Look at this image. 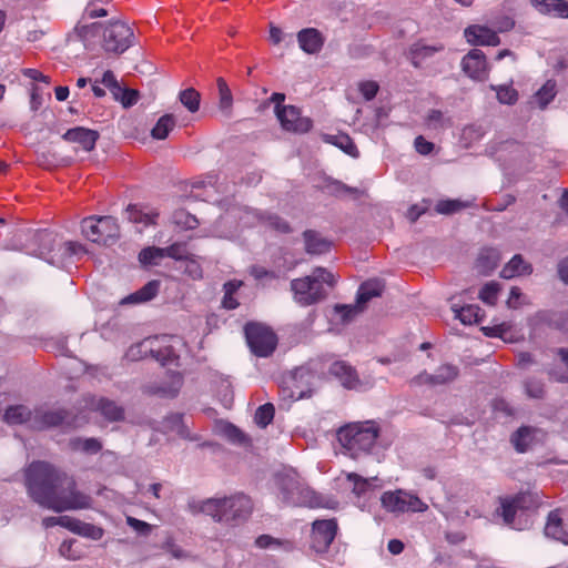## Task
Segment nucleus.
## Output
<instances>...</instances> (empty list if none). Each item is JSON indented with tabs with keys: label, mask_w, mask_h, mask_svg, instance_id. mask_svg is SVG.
<instances>
[{
	"label": "nucleus",
	"mask_w": 568,
	"mask_h": 568,
	"mask_svg": "<svg viewBox=\"0 0 568 568\" xmlns=\"http://www.w3.org/2000/svg\"><path fill=\"white\" fill-rule=\"evenodd\" d=\"M305 252L311 255H322L332 247V242L314 230L303 232Z\"/></svg>",
	"instance_id": "nucleus-18"
},
{
	"label": "nucleus",
	"mask_w": 568,
	"mask_h": 568,
	"mask_svg": "<svg viewBox=\"0 0 568 568\" xmlns=\"http://www.w3.org/2000/svg\"><path fill=\"white\" fill-rule=\"evenodd\" d=\"M33 415L34 412H31L27 406L13 405L6 409L3 419L11 425L29 423L32 428Z\"/></svg>",
	"instance_id": "nucleus-25"
},
{
	"label": "nucleus",
	"mask_w": 568,
	"mask_h": 568,
	"mask_svg": "<svg viewBox=\"0 0 568 568\" xmlns=\"http://www.w3.org/2000/svg\"><path fill=\"white\" fill-rule=\"evenodd\" d=\"M159 290H160V281L152 280V281L148 282L144 286H142L140 290H138L136 292L125 296L121 301V304L125 305V304H138V303L149 302L158 295Z\"/></svg>",
	"instance_id": "nucleus-22"
},
{
	"label": "nucleus",
	"mask_w": 568,
	"mask_h": 568,
	"mask_svg": "<svg viewBox=\"0 0 568 568\" xmlns=\"http://www.w3.org/2000/svg\"><path fill=\"white\" fill-rule=\"evenodd\" d=\"M255 546L265 549L272 546L284 547L285 549H291L292 545L287 540H281L272 537L271 535H261L255 539Z\"/></svg>",
	"instance_id": "nucleus-52"
},
{
	"label": "nucleus",
	"mask_w": 568,
	"mask_h": 568,
	"mask_svg": "<svg viewBox=\"0 0 568 568\" xmlns=\"http://www.w3.org/2000/svg\"><path fill=\"white\" fill-rule=\"evenodd\" d=\"M26 487L34 503L57 513L91 507V497L77 489L74 478L45 462L29 465Z\"/></svg>",
	"instance_id": "nucleus-1"
},
{
	"label": "nucleus",
	"mask_w": 568,
	"mask_h": 568,
	"mask_svg": "<svg viewBox=\"0 0 568 568\" xmlns=\"http://www.w3.org/2000/svg\"><path fill=\"white\" fill-rule=\"evenodd\" d=\"M333 310L339 315L342 324H348L364 311L357 302L355 304H335Z\"/></svg>",
	"instance_id": "nucleus-36"
},
{
	"label": "nucleus",
	"mask_w": 568,
	"mask_h": 568,
	"mask_svg": "<svg viewBox=\"0 0 568 568\" xmlns=\"http://www.w3.org/2000/svg\"><path fill=\"white\" fill-rule=\"evenodd\" d=\"M545 535L565 545H568V531L564 527L559 509L551 510L548 514L545 526Z\"/></svg>",
	"instance_id": "nucleus-20"
},
{
	"label": "nucleus",
	"mask_w": 568,
	"mask_h": 568,
	"mask_svg": "<svg viewBox=\"0 0 568 568\" xmlns=\"http://www.w3.org/2000/svg\"><path fill=\"white\" fill-rule=\"evenodd\" d=\"M274 414H275L274 405L272 403H266V404L261 405L256 409L255 415H254V420L257 426H260L261 428H265L273 422Z\"/></svg>",
	"instance_id": "nucleus-43"
},
{
	"label": "nucleus",
	"mask_w": 568,
	"mask_h": 568,
	"mask_svg": "<svg viewBox=\"0 0 568 568\" xmlns=\"http://www.w3.org/2000/svg\"><path fill=\"white\" fill-rule=\"evenodd\" d=\"M409 384L417 385V386L424 385V384L435 385V377H434V374H428L427 372H422L420 374L414 376L409 381Z\"/></svg>",
	"instance_id": "nucleus-63"
},
{
	"label": "nucleus",
	"mask_w": 568,
	"mask_h": 568,
	"mask_svg": "<svg viewBox=\"0 0 568 568\" xmlns=\"http://www.w3.org/2000/svg\"><path fill=\"white\" fill-rule=\"evenodd\" d=\"M69 446L74 452H83L85 454L94 455L102 449V443L94 437L81 438L75 437L70 439Z\"/></svg>",
	"instance_id": "nucleus-33"
},
{
	"label": "nucleus",
	"mask_w": 568,
	"mask_h": 568,
	"mask_svg": "<svg viewBox=\"0 0 568 568\" xmlns=\"http://www.w3.org/2000/svg\"><path fill=\"white\" fill-rule=\"evenodd\" d=\"M539 429L532 426H520L510 436V443L519 454L528 452L536 443Z\"/></svg>",
	"instance_id": "nucleus-15"
},
{
	"label": "nucleus",
	"mask_w": 568,
	"mask_h": 568,
	"mask_svg": "<svg viewBox=\"0 0 568 568\" xmlns=\"http://www.w3.org/2000/svg\"><path fill=\"white\" fill-rule=\"evenodd\" d=\"M329 374L338 378L344 387L355 388L359 384L357 373L354 367L344 361H336L329 366Z\"/></svg>",
	"instance_id": "nucleus-19"
},
{
	"label": "nucleus",
	"mask_w": 568,
	"mask_h": 568,
	"mask_svg": "<svg viewBox=\"0 0 568 568\" xmlns=\"http://www.w3.org/2000/svg\"><path fill=\"white\" fill-rule=\"evenodd\" d=\"M34 237L36 241L39 243V255L42 258L47 260L49 263L53 264V258L48 256L52 253L54 248V244L57 241L55 235L52 232L43 230L37 232Z\"/></svg>",
	"instance_id": "nucleus-31"
},
{
	"label": "nucleus",
	"mask_w": 568,
	"mask_h": 568,
	"mask_svg": "<svg viewBox=\"0 0 568 568\" xmlns=\"http://www.w3.org/2000/svg\"><path fill=\"white\" fill-rule=\"evenodd\" d=\"M538 4L541 6L540 12L544 14L555 12L559 18H568V1L566 0H540Z\"/></svg>",
	"instance_id": "nucleus-37"
},
{
	"label": "nucleus",
	"mask_w": 568,
	"mask_h": 568,
	"mask_svg": "<svg viewBox=\"0 0 568 568\" xmlns=\"http://www.w3.org/2000/svg\"><path fill=\"white\" fill-rule=\"evenodd\" d=\"M185 270L184 272L192 278V280H201L203 277V270L199 262H196L191 256L185 260Z\"/></svg>",
	"instance_id": "nucleus-55"
},
{
	"label": "nucleus",
	"mask_w": 568,
	"mask_h": 568,
	"mask_svg": "<svg viewBox=\"0 0 568 568\" xmlns=\"http://www.w3.org/2000/svg\"><path fill=\"white\" fill-rule=\"evenodd\" d=\"M172 221L175 225L185 230H194L200 224L195 215H192L183 209L174 211Z\"/></svg>",
	"instance_id": "nucleus-40"
},
{
	"label": "nucleus",
	"mask_w": 568,
	"mask_h": 568,
	"mask_svg": "<svg viewBox=\"0 0 568 568\" xmlns=\"http://www.w3.org/2000/svg\"><path fill=\"white\" fill-rule=\"evenodd\" d=\"M452 310L458 318L465 325H471L479 323L484 317V312L478 305L468 304L465 306L457 307L453 305Z\"/></svg>",
	"instance_id": "nucleus-26"
},
{
	"label": "nucleus",
	"mask_w": 568,
	"mask_h": 568,
	"mask_svg": "<svg viewBox=\"0 0 568 568\" xmlns=\"http://www.w3.org/2000/svg\"><path fill=\"white\" fill-rule=\"evenodd\" d=\"M126 524L140 535L146 536L151 531L150 524L131 516L126 517Z\"/></svg>",
	"instance_id": "nucleus-57"
},
{
	"label": "nucleus",
	"mask_w": 568,
	"mask_h": 568,
	"mask_svg": "<svg viewBox=\"0 0 568 568\" xmlns=\"http://www.w3.org/2000/svg\"><path fill=\"white\" fill-rule=\"evenodd\" d=\"M261 220L263 221V223H265L266 226L278 233L287 234L291 232V226L288 222H286L284 219L276 214L263 215L261 216Z\"/></svg>",
	"instance_id": "nucleus-46"
},
{
	"label": "nucleus",
	"mask_w": 568,
	"mask_h": 568,
	"mask_svg": "<svg viewBox=\"0 0 568 568\" xmlns=\"http://www.w3.org/2000/svg\"><path fill=\"white\" fill-rule=\"evenodd\" d=\"M463 71L473 80L486 81L488 79V63L485 53L479 49L470 50L462 61Z\"/></svg>",
	"instance_id": "nucleus-13"
},
{
	"label": "nucleus",
	"mask_w": 568,
	"mask_h": 568,
	"mask_svg": "<svg viewBox=\"0 0 568 568\" xmlns=\"http://www.w3.org/2000/svg\"><path fill=\"white\" fill-rule=\"evenodd\" d=\"M133 30L122 21L110 22L103 32L102 47L105 52L122 54L132 45Z\"/></svg>",
	"instance_id": "nucleus-10"
},
{
	"label": "nucleus",
	"mask_w": 568,
	"mask_h": 568,
	"mask_svg": "<svg viewBox=\"0 0 568 568\" xmlns=\"http://www.w3.org/2000/svg\"><path fill=\"white\" fill-rule=\"evenodd\" d=\"M532 267L526 263L521 255L517 254L503 267L500 276L504 278H513L520 275L530 274Z\"/></svg>",
	"instance_id": "nucleus-27"
},
{
	"label": "nucleus",
	"mask_w": 568,
	"mask_h": 568,
	"mask_svg": "<svg viewBox=\"0 0 568 568\" xmlns=\"http://www.w3.org/2000/svg\"><path fill=\"white\" fill-rule=\"evenodd\" d=\"M97 410L109 422H119L124 418V409L115 402L108 398H100Z\"/></svg>",
	"instance_id": "nucleus-30"
},
{
	"label": "nucleus",
	"mask_w": 568,
	"mask_h": 568,
	"mask_svg": "<svg viewBox=\"0 0 568 568\" xmlns=\"http://www.w3.org/2000/svg\"><path fill=\"white\" fill-rule=\"evenodd\" d=\"M65 521L67 529L72 531L73 534L90 538L92 540H99L103 537L104 531L101 527L81 521L80 519L73 517H71L70 520Z\"/></svg>",
	"instance_id": "nucleus-23"
},
{
	"label": "nucleus",
	"mask_w": 568,
	"mask_h": 568,
	"mask_svg": "<svg viewBox=\"0 0 568 568\" xmlns=\"http://www.w3.org/2000/svg\"><path fill=\"white\" fill-rule=\"evenodd\" d=\"M59 250H62L63 255L65 256H72L84 252L83 245L73 241L64 242L60 245Z\"/></svg>",
	"instance_id": "nucleus-59"
},
{
	"label": "nucleus",
	"mask_w": 568,
	"mask_h": 568,
	"mask_svg": "<svg viewBox=\"0 0 568 568\" xmlns=\"http://www.w3.org/2000/svg\"><path fill=\"white\" fill-rule=\"evenodd\" d=\"M140 99V92L135 89L125 88L119 99L124 109L133 106Z\"/></svg>",
	"instance_id": "nucleus-54"
},
{
	"label": "nucleus",
	"mask_w": 568,
	"mask_h": 568,
	"mask_svg": "<svg viewBox=\"0 0 568 568\" xmlns=\"http://www.w3.org/2000/svg\"><path fill=\"white\" fill-rule=\"evenodd\" d=\"M556 82L548 80L535 94L538 104L541 109H545L549 102L555 98Z\"/></svg>",
	"instance_id": "nucleus-45"
},
{
	"label": "nucleus",
	"mask_w": 568,
	"mask_h": 568,
	"mask_svg": "<svg viewBox=\"0 0 568 568\" xmlns=\"http://www.w3.org/2000/svg\"><path fill=\"white\" fill-rule=\"evenodd\" d=\"M459 374L458 367L452 364L439 366L434 374L435 385H443L453 382Z\"/></svg>",
	"instance_id": "nucleus-41"
},
{
	"label": "nucleus",
	"mask_w": 568,
	"mask_h": 568,
	"mask_svg": "<svg viewBox=\"0 0 568 568\" xmlns=\"http://www.w3.org/2000/svg\"><path fill=\"white\" fill-rule=\"evenodd\" d=\"M499 284L496 282L486 283L479 292V298L488 304L495 305L499 293Z\"/></svg>",
	"instance_id": "nucleus-50"
},
{
	"label": "nucleus",
	"mask_w": 568,
	"mask_h": 568,
	"mask_svg": "<svg viewBox=\"0 0 568 568\" xmlns=\"http://www.w3.org/2000/svg\"><path fill=\"white\" fill-rule=\"evenodd\" d=\"M297 41L301 49L308 54L318 53L324 45V37L315 28H306L298 31Z\"/></svg>",
	"instance_id": "nucleus-17"
},
{
	"label": "nucleus",
	"mask_w": 568,
	"mask_h": 568,
	"mask_svg": "<svg viewBox=\"0 0 568 568\" xmlns=\"http://www.w3.org/2000/svg\"><path fill=\"white\" fill-rule=\"evenodd\" d=\"M244 334L251 352L258 357H268L277 346L276 334L260 323H247Z\"/></svg>",
	"instance_id": "nucleus-8"
},
{
	"label": "nucleus",
	"mask_w": 568,
	"mask_h": 568,
	"mask_svg": "<svg viewBox=\"0 0 568 568\" xmlns=\"http://www.w3.org/2000/svg\"><path fill=\"white\" fill-rule=\"evenodd\" d=\"M481 331L487 337H498L507 343L517 342V333L514 331L513 325L507 322L496 324L493 326H484Z\"/></svg>",
	"instance_id": "nucleus-28"
},
{
	"label": "nucleus",
	"mask_w": 568,
	"mask_h": 568,
	"mask_svg": "<svg viewBox=\"0 0 568 568\" xmlns=\"http://www.w3.org/2000/svg\"><path fill=\"white\" fill-rule=\"evenodd\" d=\"M436 51H437V48L429 47V45L414 44L410 48V54L414 55V59H419V58L430 55Z\"/></svg>",
	"instance_id": "nucleus-61"
},
{
	"label": "nucleus",
	"mask_w": 568,
	"mask_h": 568,
	"mask_svg": "<svg viewBox=\"0 0 568 568\" xmlns=\"http://www.w3.org/2000/svg\"><path fill=\"white\" fill-rule=\"evenodd\" d=\"M285 98H286V95L284 93L274 92L271 95V98H268L265 101V104L274 103V114H275V116H277L280 114L278 110L284 112L285 110L288 109V105L283 104V102L285 101Z\"/></svg>",
	"instance_id": "nucleus-56"
},
{
	"label": "nucleus",
	"mask_w": 568,
	"mask_h": 568,
	"mask_svg": "<svg viewBox=\"0 0 568 568\" xmlns=\"http://www.w3.org/2000/svg\"><path fill=\"white\" fill-rule=\"evenodd\" d=\"M59 552L69 560H79L83 557L81 544L75 539L64 540L59 547Z\"/></svg>",
	"instance_id": "nucleus-39"
},
{
	"label": "nucleus",
	"mask_w": 568,
	"mask_h": 568,
	"mask_svg": "<svg viewBox=\"0 0 568 568\" xmlns=\"http://www.w3.org/2000/svg\"><path fill=\"white\" fill-rule=\"evenodd\" d=\"M379 85L375 81H365L359 84V91L366 100H372L376 97Z\"/></svg>",
	"instance_id": "nucleus-58"
},
{
	"label": "nucleus",
	"mask_w": 568,
	"mask_h": 568,
	"mask_svg": "<svg viewBox=\"0 0 568 568\" xmlns=\"http://www.w3.org/2000/svg\"><path fill=\"white\" fill-rule=\"evenodd\" d=\"M176 116L172 113L163 114L151 130L154 140H165L176 125Z\"/></svg>",
	"instance_id": "nucleus-29"
},
{
	"label": "nucleus",
	"mask_w": 568,
	"mask_h": 568,
	"mask_svg": "<svg viewBox=\"0 0 568 568\" xmlns=\"http://www.w3.org/2000/svg\"><path fill=\"white\" fill-rule=\"evenodd\" d=\"M379 435V427L373 420L349 423L337 430V440L352 456L368 453Z\"/></svg>",
	"instance_id": "nucleus-4"
},
{
	"label": "nucleus",
	"mask_w": 568,
	"mask_h": 568,
	"mask_svg": "<svg viewBox=\"0 0 568 568\" xmlns=\"http://www.w3.org/2000/svg\"><path fill=\"white\" fill-rule=\"evenodd\" d=\"M337 283V277L327 268L317 266L311 275L294 278L291 281V291L294 301L301 306H312L324 301L328 288H333Z\"/></svg>",
	"instance_id": "nucleus-3"
},
{
	"label": "nucleus",
	"mask_w": 568,
	"mask_h": 568,
	"mask_svg": "<svg viewBox=\"0 0 568 568\" xmlns=\"http://www.w3.org/2000/svg\"><path fill=\"white\" fill-rule=\"evenodd\" d=\"M62 138L68 142H97L100 133L97 130L77 126L69 129Z\"/></svg>",
	"instance_id": "nucleus-32"
},
{
	"label": "nucleus",
	"mask_w": 568,
	"mask_h": 568,
	"mask_svg": "<svg viewBox=\"0 0 568 568\" xmlns=\"http://www.w3.org/2000/svg\"><path fill=\"white\" fill-rule=\"evenodd\" d=\"M521 500L520 496L503 498L500 500V515L507 525L514 523L517 510L521 507Z\"/></svg>",
	"instance_id": "nucleus-34"
},
{
	"label": "nucleus",
	"mask_w": 568,
	"mask_h": 568,
	"mask_svg": "<svg viewBox=\"0 0 568 568\" xmlns=\"http://www.w3.org/2000/svg\"><path fill=\"white\" fill-rule=\"evenodd\" d=\"M224 434L233 443H243L245 440V435L232 424L224 428Z\"/></svg>",
	"instance_id": "nucleus-60"
},
{
	"label": "nucleus",
	"mask_w": 568,
	"mask_h": 568,
	"mask_svg": "<svg viewBox=\"0 0 568 568\" xmlns=\"http://www.w3.org/2000/svg\"><path fill=\"white\" fill-rule=\"evenodd\" d=\"M493 91H496L497 99L504 104H514L518 100V92L509 85H490Z\"/></svg>",
	"instance_id": "nucleus-47"
},
{
	"label": "nucleus",
	"mask_w": 568,
	"mask_h": 568,
	"mask_svg": "<svg viewBox=\"0 0 568 568\" xmlns=\"http://www.w3.org/2000/svg\"><path fill=\"white\" fill-rule=\"evenodd\" d=\"M525 390L527 396L531 398H542L545 394L544 384L534 378L525 383Z\"/></svg>",
	"instance_id": "nucleus-53"
},
{
	"label": "nucleus",
	"mask_w": 568,
	"mask_h": 568,
	"mask_svg": "<svg viewBox=\"0 0 568 568\" xmlns=\"http://www.w3.org/2000/svg\"><path fill=\"white\" fill-rule=\"evenodd\" d=\"M276 120L283 131L294 134H304L313 129V120L303 115L302 110L295 105H288L284 112L278 110Z\"/></svg>",
	"instance_id": "nucleus-12"
},
{
	"label": "nucleus",
	"mask_w": 568,
	"mask_h": 568,
	"mask_svg": "<svg viewBox=\"0 0 568 568\" xmlns=\"http://www.w3.org/2000/svg\"><path fill=\"white\" fill-rule=\"evenodd\" d=\"M277 486L281 491L282 504L285 506L310 508L320 506L321 500L315 491L301 485L293 476H278Z\"/></svg>",
	"instance_id": "nucleus-6"
},
{
	"label": "nucleus",
	"mask_w": 568,
	"mask_h": 568,
	"mask_svg": "<svg viewBox=\"0 0 568 568\" xmlns=\"http://www.w3.org/2000/svg\"><path fill=\"white\" fill-rule=\"evenodd\" d=\"M41 149L36 150L37 162L39 165L43 168H51L60 164L69 163L70 161L77 159L81 161L91 160V161H104L106 150L102 148V155L97 152V144H68L72 148V154L70 152H64L63 155L55 151H51L47 144H40Z\"/></svg>",
	"instance_id": "nucleus-5"
},
{
	"label": "nucleus",
	"mask_w": 568,
	"mask_h": 568,
	"mask_svg": "<svg viewBox=\"0 0 568 568\" xmlns=\"http://www.w3.org/2000/svg\"><path fill=\"white\" fill-rule=\"evenodd\" d=\"M81 232L85 239L93 243L108 244L119 237L120 227L113 216L91 215L81 221Z\"/></svg>",
	"instance_id": "nucleus-7"
},
{
	"label": "nucleus",
	"mask_w": 568,
	"mask_h": 568,
	"mask_svg": "<svg viewBox=\"0 0 568 568\" xmlns=\"http://www.w3.org/2000/svg\"><path fill=\"white\" fill-rule=\"evenodd\" d=\"M385 285L379 280H368L358 287L356 302L365 310L366 304L374 297L382 296Z\"/></svg>",
	"instance_id": "nucleus-21"
},
{
	"label": "nucleus",
	"mask_w": 568,
	"mask_h": 568,
	"mask_svg": "<svg viewBox=\"0 0 568 568\" xmlns=\"http://www.w3.org/2000/svg\"><path fill=\"white\" fill-rule=\"evenodd\" d=\"M130 220L133 223H142L144 225H154L156 223V219L159 217L158 212H148L144 213L136 207V205H129L128 207Z\"/></svg>",
	"instance_id": "nucleus-42"
},
{
	"label": "nucleus",
	"mask_w": 568,
	"mask_h": 568,
	"mask_svg": "<svg viewBox=\"0 0 568 568\" xmlns=\"http://www.w3.org/2000/svg\"><path fill=\"white\" fill-rule=\"evenodd\" d=\"M164 257L163 247L149 246L139 253V261L144 265L156 264V261Z\"/></svg>",
	"instance_id": "nucleus-49"
},
{
	"label": "nucleus",
	"mask_w": 568,
	"mask_h": 568,
	"mask_svg": "<svg viewBox=\"0 0 568 568\" xmlns=\"http://www.w3.org/2000/svg\"><path fill=\"white\" fill-rule=\"evenodd\" d=\"M280 398L285 402H294L302 397V394H296L288 385H283L278 392Z\"/></svg>",
	"instance_id": "nucleus-64"
},
{
	"label": "nucleus",
	"mask_w": 568,
	"mask_h": 568,
	"mask_svg": "<svg viewBox=\"0 0 568 568\" xmlns=\"http://www.w3.org/2000/svg\"><path fill=\"white\" fill-rule=\"evenodd\" d=\"M322 189L333 196H352L357 199L363 195V191L357 187H352L338 180L326 178Z\"/></svg>",
	"instance_id": "nucleus-24"
},
{
	"label": "nucleus",
	"mask_w": 568,
	"mask_h": 568,
	"mask_svg": "<svg viewBox=\"0 0 568 568\" xmlns=\"http://www.w3.org/2000/svg\"><path fill=\"white\" fill-rule=\"evenodd\" d=\"M164 257H170L176 261H185L190 256L186 243L175 242L170 246L163 247Z\"/></svg>",
	"instance_id": "nucleus-48"
},
{
	"label": "nucleus",
	"mask_w": 568,
	"mask_h": 568,
	"mask_svg": "<svg viewBox=\"0 0 568 568\" xmlns=\"http://www.w3.org/2000/svg\"><path fill=\"white\" fill-rule=\"evenodd\" d=\"M465 37L473 45H498L500 43L497 33L485 26H469L465 30Z\"/></svg>",
	"instance_id": "nucleus-14"
},
{
	"label": "nucleus",
	"mask_w": 568,
	"mask_h": 568,
	"mask_svg": "<svg viewBox=\"0 0 568 568\" xmlns=\"http://www.w3.org/2000/svg\"><path fill=\"white\" fill-rule=\"evenodd\" d=\"M383 508L389 513H424L428 509L418 496L403 489L388 490L381 497Z\"/></svg>",
	"instance_id": "nucleus-9"
},
{
	"label": "nucleus",
	"mask_w": 568,
	"mask_h": 568,
	"mask_svg": "<svg viewBox=\"0 0 568 568\" xmlns=\"http://www.w3.org/2000/svg\"><path fill=\"white\" fill-rule=\"evenodd\" d=\"M70 516H60V517H45L42 519V525L45 528L54 527V526H61L63 528H67V521L70 520Z\"/></svg>",
	"instance_id": "nucleus-62"
},
{
	"label": "nucleus",
	"mask_w": 568,
	"mask_h": 568,
	"mask_svg": "<svg viewBox=\"0 0 568 568\" xmlns=\"http://www.w3.org/2000/svg\"><path fill=\"white\" fill-rule=\"evenodd\" d=\"M191 507L194 513H203L217 523L237 525L248 519L253 503L248 496L235 494L224 498H209Z\"/></svg>",
	"instance_id": "nucleus-2"
},
{
	"label": "nucleus",
	"mask_w": 568,
	"mask_h": 568,
	"mask_svg": "<svg viewBox=\"0 0 568 568\" xmlns=\"http://www.w3.org/2000/svg\"><path fill=\"white\" fill-rule=\"evenodd\" d=\"M346 479L353 484V493L358 497L364 495L371 487L369 480L356 473L346 474Z\"/></svg>",
	"instance_id": "nucleus-51"
},
{
	"label": "nucleus",
	"mask_w": 568,
	"mask_h": 568,
	"mask_svg": "<svg viewBox=\"0 0 568 568\" xmlns=\"http://www.w3.org/2000/svg\"><path fill=\"white\" fill-rule=\"evenodd\" d=\"M68 413L64 409L42 410L36 409L33 415L32 428L45 429L61 425L67 418Z\"/></svg>",
	"instance_id": "nucleus-16"
},
{
	"label": "nucleus",
	"mask_w": 568,
	"mask_h": 568,
	"mask_svg": "<svg viewBox=\"0 0 568 568\" xmlns=\"http://www.w3.org/2000/svg\"><path fill=\"white\" fill-rule=\"evenodd\" d=\"M338 530L336 519H317L312 524L311 548L317 554L328 551Z\"/></svg>",
	"instance_id": "nucleus-11"
},
{
	"label": "nucleus",
	"mask_w": 568,
	"mask_h": 568,
	"mask_svg": "<svg viewBox=\"0 0 568 568\" xmlns=\"http://www.w3.org/2000/svg\"><path fill=\"white\" fill-rule=\"evenodd\" d=\"M469 206L468 202H463L460 200H440L437 202L435 206V211L438 214H453L465 207Z\"/></svg>",
	"instance_id": "nucleus-44"
},
{
	"label": "nucleus",
	"mask_w": 568,
	"mask_h": 568,
	"mask_svg": "<svg viewBox=\"0 0 568 568\" xmlns=\"http://www.w3.org/2000/svg\"><path fill=\"white\" fill-rule=\"evenodd\" d=\"M179 101L190 113H196L200 110L201 93L194 88H186L180 91Z\"/></svg>",
	"instance_id": "nucleus-35"
},
{
	"label": "nucleus",
	"mask_w": 568,
	"mask_h": 568,
	"mask_svg": "<svg viewBox=\"0 0 568 568\" xmlns=\"http://www.w3.org/2000/svg\"><path fill=\"white\" fill-rule=\"evenodd\" d=\"M216 84L220 95L219 108L221 111L230 113L233 106L232 92L223 78H219Z\"/></svg>",
	"instance_id": "nucleus-38"
}]
</instances>
